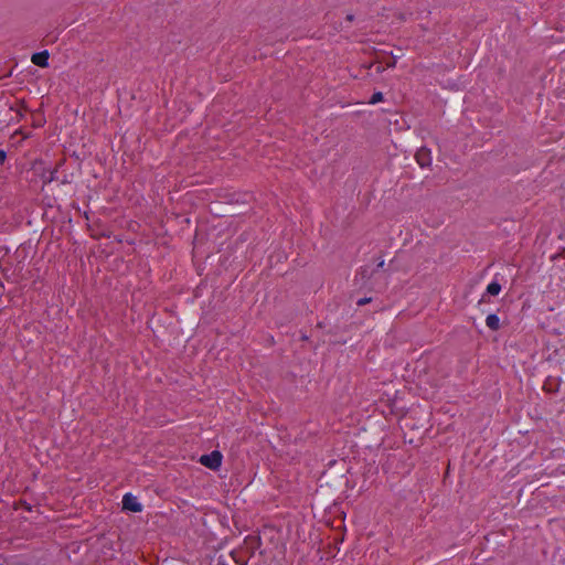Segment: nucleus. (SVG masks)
I'll use <instances>...</instances> for the list:
<instances>
[{
  "label": "nucleus",
  "instance_id": "nucleus-1",
  "mask_svg": "<svg viewBox=\"0 0 565 565\" xmlns=\"http://www.w3.org/2000/svg\"><path fill=\"white\" fill-rule=\"evenodd\" d=\"M222 459V454L218 450H213L209 455H202L200 458V463L209 469L216 470L221 467Z\"/></svg>",
  "mask_w": 565,
  "mask_h": 565
},
{
  "label": "nucleus",
  "instance_id": "nucleus-3",
  "mask_svg": "<svg viewBox=\"0 0 565 565\" xmlns=\"http://www.w3.org/2000/svg\"><path fill=\"white\" fill-rule=\"evenodd\" d=\"M417 163L422 168L429 167L431 164V151L428 148L422 147L415 154Z\"/></svg>",
  "mask_w": 565,
  "mask_h": 565
},
{
  "label": "nucleus",
  "instance_id": "nucleus-6",
  "mask_svg": "<svg viewBox=\"0 0 565 565\" xmlns=\"http://www.w3.org/2000/svg\"><path fill=\"white\" fill-rule=\"evenodd\" d=\"M501 291V285L497 281H491L487 286V292L491 296H498Z\"/></svg>",
  "mask_w": 565,
  "mask_h": 565
},
{
  "label": "nucleus",
  "instance_id": "nucleus-7",
  "mask_svg": "<svg viewBox=\"0 0 565 565\" xmlns=\"http://www.w3.org/2000/svg\"><path fill=\"white\" fill-rule=\"evenodd\" d=\"M383 100V94L380 92H376L372 95L370 99V104L374 105Z\"/></svg>",
  "mask_w": 565,
  "mask_h": 565
},
{
  "label": "nucleus",
  "instance_id": "nucleus-5",
  "mask_svg": "<svg viewBox=\"0 0 565 565\" xmlns=\"http://www.w3.org/2000/svg\"><path fill=\"white\" fill-rule=\"evenodd\" d=\"M486 326L491 330H498L500 327V319L497 315L490 313L486 318Z\"/></svg>",
  "mask_w": 565,
  "mask_h": 565
},
{
  "label": "nucleus",
  "instance_id": "nucleus-2",
  "mask_svg": "<svg viewBox=\"0 0 565 565\" xmlns=\"http://www.w3.org/2000/svg\"><path fill=\"white\" fill-rule=\"evenodd\" d=\"M122 508L125 510H128L131 512H141L142 511V504L131 493H126L122 497Z\"/></svg>",
  "mask_w": 565,
  "mask_h": 565
},
{
  "label": "nucleus",
  "instance_id": "nucleus-9",
  "mask_svg": "<svg viewBox=\"0 0 565 565\" xmlns=\"http://www.w3.org/2000/svg\"><path fill=\"white\" fill-rule=\"evenodd\" d=\"M7 159V152L4 150H0V166L4 163Z\"/></svg>",
  "mask_w": 565,
  "mask_h": 565
},
{
  "label": "nucleus",
  "instance_id": "nucleus-4",
  "mask_svg": "<svg viewBox=\"0 0 565 565\" xmlns=\"http://www.w3.org/2000/svg\"><path fill=\"white\" fill-rule=\"evenodd\" d=\"M49 57H50L49 52L42 51V52L34 53L31 56V61L36 66L46 67L49 65Z\"/></svg>",
  "mask_w": 565,
  "mask_h": 565
},
{
  "label": "nucleus",
  "instance_id": "nucleus-10",
  "mask_svg": "<svg viewBox=\"0 0 565 565\" xmlns=\"http://www.w3.org/2000/svg\"><path fill=\"white\" fill-rule=\"evenodd\" d=\"M55 174H56V170L52 171L47 182H52L55 179Z\"/></svg>",
  "mask_w": 565,
  "mask_h": 565
},
{
  "label": "nucleus",
  "instance_id": "nucleus-8",
  "mask_svg": "<svg viewBox=\"0 0 565 565\" xmlns=\"http://www.w3.org/2000/svg\"><path fill=\"white\" fill-rule=\"evenodd\" d=\"M370 301H371V298H361L358 300L356 305L361 307V306L366 305Z\"/></svg>",
  "mask_w": 565,
  "mask_h": 565
}]
</instances>
